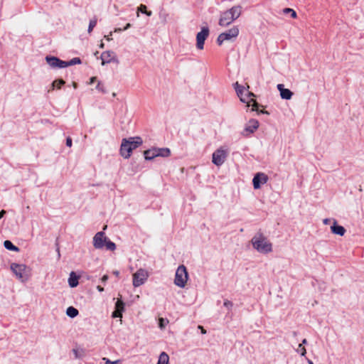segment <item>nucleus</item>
Wrapping results in <instances>:
<instances>
[{"mask_svg": "<svg viewBox=\"0 0 364 364\" xmlns=\"http://www.w3.org/2000/svg\"><path fill=\"white\" fill-rule=\"evenodd\" d=\"M114 57V53L110 50H107L101 54L102 65H104L106 63H109L112 60Z\"/></svg>", "mask_w": 364, "mask_h": 364, "instance_id": "obj_16", "label": "nucleus"}, {"mask_svg": "<svg viewBox=\"0 0 364 364\" xmlns=\"http://www.w3.org/2000/svg\"><path fill=\"white\" fill-rule=\"evenodd\" d=\"M297 352L301 354V356H304L306 353V348L302 346V344H299L297 348Z\"/></svg>", "mask_w": 364, "mask_h": 364, "instance_id": "obj_31", "label": "nucleus"}, {"mask_svg": "<svg viewBox=\"0 0 364 364\" xmlns=\"http://www.w3.org/2000/svg\"><path fill=\"white\" fill-rule=\"evenodd\" d=\"M66 314L69 317L75 318L78 315L79 311L75 307L69 306L66 310Z\"/></svg>", "mask_w": 364, "mask_h": 364, "instance_id": "obj_25", "label": "nucleus"}, {"mask_svg": "<svg viewBox=\"0 0 364 364\" xmlns=\"http://www.w3.org/2000/svg\"><path fill=\"white\" fill-rule=\"evenodd\" d=\"M73 87H74L75 88H76V87H77V83L74 82V83H73Z\"/></svg>", "mask_w": 364, "mask_h": 364, "instance_id": "obj_55", "label": "nucleus"}, {"mask_svg": "<svg viewBox=\"0 0 364 364\" xmlns=\"http://www.w3.org/2000/svg\"><path fill=\"white\" fill-rule=\"evenodd\" d=\"M168 16V14L166 12H160L159 13V18L161 19V21L164 22V23H166V20H167V17Z\"/></svg>", "mask_w": 364, "mask_h": 364, "instance_id": "obj_32", "label": "nucleus"}, {"mask_svg": "<svg viewBox=\"0 0 364 364\" xmlns=\"http://www.w3.org/2000/svg\"><path fill=\"white\" fill-rule=\"evenodd\" d=\"M331 230L333 234L338 235L340 236H343L346 233V229L343 226L338 225L336 220H333V224L331 227Z\"/></svg>", "mask_w": 364, "mask_h": 364, "instance_id": "obj_15", "label": "nucleus"}, {"mask_svg": "<svg viewBox=\"0 0 364 364\" xmlns=\"http://www.w3.org/2000/svg\"><path fill=\"white\" fill-rule=\"evenodd\" d=\"M306 343H307V341H306V339H305V338H304V339L302 341V343H301V344H302V345H303V344H306Z\"/></svg>", "mask_w": 364, "mask_h": 364, "instance_id": "obj_51", "label": "nucleus"}, {"mask_svg": "<svg viewBox=\"0 0 364 364\" xmlns=\"http://www.w3.org/2000/svg\"><path fill=\"white\" fill-rule=\"evenodd\" d=\"M241 6H235L228 10L234 20L237 19L241 14Z\"/></svg>", "mask_w": 364, "mask_h": 364, "instance_id": "obj_19", "label": "nucleus"}, {"mask_svg": "<svg viewBox=\"0 0 364 364\" xmlns=\"http://www.w3.org/2000/svg\"><path fill=\"white\" fill-rule=\"evenodd\" d=\"M228 156V152L226 150L220 148L215 150L213 154L212 162L218 166H221L225 161Z\"/></svg>", "mask_w": 364, "mask_h": 364, "instance_id": "obj_8", "label": "nucleus"}, {"mask_svg": "<svg viewBox=\"0 0 364 364\" xmlns=\"http://www.w3.org/2000/svg\"><path fill=\"white\" fill-rule=\"evenodd\" d=\"M188 278L186 267L184 265H180L176 272L174 284L179 287H184Z\"/></svg>", "mask_w": 364, "mask_h": 364, "instance_id": "obj_5", "label": "nucleus"}, {"mask_svg": "<svg viewBox=\"0 0 364 364\" xmlns=\"http://www.w3.org/2000/svg\"><path fill=\"white\" fill-rule=\"evenodd\" d=\"M169 357L165 352H162L159 357L157 364H168Z\"/></svg>", "mask_w": 364, "mask_h": 364, "instance_id": "obj_23", "label": "nucleus"}, {"mask_svg": "<svg viewBox=\"0 0 364 364\" xmlns=\"http://www.w3.org/2000/svg\"><path fill=\"white\" fill-rule=\"evenodd\" d=\"M141 137H129L123 139L120 146V154L124 159H129L131 153L142 144Z\"/></svg>", "mask_w": 364, "mask_h": 364, "instance_id": "obj_2", "label": "nucleus"}, {"mask_svg": "<svg viewBox=\"0 0 364 364\" xmlns=\"http://www.w3.org/2000/svg\"><path fill=\"white\" fill-rule=\"evenodd\" d=\"M4 246L6 249L14 251V252H18L19 248L14 245L10 240H5L4 242Z\"/></svg>", "mask_w": 364, "mask_h": 364, "instance_id": "obj_24", "label": "nucleus"}, {"mask_svg": "<svg viewBox=\"0 0 364 364\" xmlns=\"http://www.w3.org/2000/svg\"><path fill=\"white\" fill-rule=\"evenodd\" d=\"M309 364H314V363L311 360H308Z\"/></svg>", "mask_w": 364, "mask_h": 364, "instance_id": "obj_53", "label": "nucleus"}, {"mask_svg": "<svg viewBox=\"0 0 364 364\" xmlns=\"http://www.w3.org/2000/svg\"><path fill=\"white\" fill-rule=\"evenodd\" d=\"M123 31V28H117L114 29V32H121Z\"/></svg>", "mask_w": 364, "mask_h": 364, "instance_id": "obj_48", "label": "nucleus"}, {"mask_svg": "<svg viewBox=\"0 0 364 364\" xmlns=\"http://www.w3.org/2000/svg\"><path fill=\"white\" fill-rule=\"evenodd\" d=\"M259 127V122L255 119H251L249 120L247 124L245 125L244 130L242 132V134L244 136H248L250 134H253Z\"/></svg>", "mask_w": 364, "mask_h": 364, "instance_id": "obj_9", "label": "nucleus"}, {"mask_svg": "<svg viewBox=\"0 0 364 364\" xmlns=\"http://www.w3.org/2000/svg\"><path fill=\"white\" fill-rule=\"evenodd\" d=\"M234 21L233 18L230 14L228 11H226L221 14L219 20V25L221 26H227L230 25Z\"/></svg>", "mask_w": 364, "mask_h": 364, "instance_id": "obj_13", "label": "nucleus"}, {"mask_svg": "<svg viewBox=\"0 0 364 364\" xmlns=\"http://www.w3.org/2000/svg\"><path fill=\"white\" fill-rule=\"evenodd\" d=\"M223 305H224V306L227 307L228 309H230L232 307L233 304L232 301L226 299L224 301Z\"/></svg>", "mask_w": 364, "mask_h": 364, "instance_id": "obj_34", "label": "nucleus"}, {"mask_svg": "<svg viewBox=\"0 0 364 364\" xmlns=\"http://www.w3.org/2000/svg\"><path fill=\"white\" fill-rule=\"evenodd\" d=\"M97 289L99 291H100V292H102V291H104V288H103L102 287L100 286V285H98V286L97 287Z\"/></svg>", "mask_w": 364, "mask_h": 364, "instance_id": "obj_46", "label": "nucleus"}, {"mask_svg": "<svg viewBox=\"0 0 364 364\" xmlns=\"http://www.w3.org/2000/svg\"><path fill=\"white\" fill-rule=\"evenodd\" d=\"M139 12H141L142 14H145L148 16H151L152 15V12L151 11H147L146 6L144 5V4H141L137 8V12H136L137 16H139Z\"/></svg>", "mask_w": 364, "mask_h": 364, "instance_id": "obj_22", "label": "nucleus"}, {"mask_svg": "<svg viewBox=\"0 0 364 364\" xmlns=\"http://www.w3.org/2000/svg\"><path fill=\"white\" fill-rule=\"evenodd\" d=\"M124 303L121 299H117L115 303V309L116 311H120L122 313L124 311Z\"/></svg>", "mask_w": 364, "mask_h": 364, "instance_id": "obj_26", "label": "nucleus"}, {"mask_svg": "<svg viewBox=\"0 0 364 364\" xmlns=\"http://www.w3.org/2000/svg\"><path fill=\"white\" fill-rule=\"evenodd\" d=\"M113 274L115 275L116 277H118L119 274V272L117 270H114V271H113Z\"/></svg>", "mask_w": 364, "mask_h": 364, "instance_id": "obj_47", "label": "nucleus"}, {"mask_svg": "<svg viewBox=\"0 0 364 364\" xmlns=\"http://www.w3.org/2000/svg\"><path fill=\"white\" fill-rule=\"evenodd\" d=\"M6 213V210H2L0 211V219L2 218Z\"/></svg>", "mask_w": 364, "mask_h": 364, "instance_id": "obj_41", "label": "nucleus"}, {"mask_svg": "<svg viewBox=\"0 0 364 364\" xmlns=\"http://www.w3.org/2000/svg\"><path fill=\"white\" fill-rule=\"evenodd\" d=\"M262 112L264 114H269L267 111H262Z\"/></svg>", "mask_w": 364, "mask_h": 364, "instance_id": "obj_56", "label": "nucleus"}, {"mask_svg": "<svg viewBox=\"0 0 364 364\" xmlns=\"http://www.w3.org/2000/svg\"><path fill=\"white\" fill-rule=\"evenodd\" d=\"M235 88L236 92H237V95L240 97V100L243 102L248 103L249 102L247 100V99H245L243 97L244 92L245 91V87L242 85H239L238 82H237L235 84Z\"/></svg>", "mask_w": 364, "mask_h": 364, "instance_id": "obj_17", "label": "nucleus"}, {"mask_svg": "<svg viewBox=\"0 0 364 364\" xmlns=\"http://www.w3.org/2000/svg\"><path fill=\"white\" fill-rule=\"evenodd\" d=\"M146 279V272L143 269H139L133 274V285L136 287H139L144 283Z\"/></svg>", "mask_w": 364, "mask_h": 364, "instance_id": "obj_10", "label": "nucleus"}, {"mask_svg": "<svg viewBox=\"0 0 364 364\" xmlns=\"http://www.w3.org/2000/svg\"><path fill=\"white\" fill-rule=\"evenodd\" d=\"M268 181V176L264 173H257L252 179V183L255 189H258L262 184L266 183Z\"/></svg>", "mask_w": 364, "mask_h": 364, "instance_id": "obj_11", "label": "nucleus"}, {"mask_svg": "<svg viewBox=\"0 0 364 364\" xmlns=\"http://www.w3.org/2000/svg\"><path fill=\"white\" fill-rule=\"evenodd\" d=\"M164 318H161L159 319V326L160 328H163L164 327Z\"/></svg>", "mask_w": 364, "mask_h": 364, "instance_id": "obj_40", "label": "nucleus"}, {"mask_svg": "<svg viewBox=\"0 0 364 364\" xmlns=\"http://www.w3.org/2000/svg\"><path fill=\"white\" fill-rule=\"evenodd\" d=\"M277 89L280 92V95L282 99L290 100L292 97L293 92L287 88L284 87V85L278 84Z\"/></svg>", "mask_w": 364, "mask_h": 364, "instance_id": "obj_14", "label": "nucleus"}, {"mask_svg": "<svg viewBox=\"0 0 364 364\" xmlns=\"http://www.w3.org/2000/svg\"><path fill=\"white\" fill-rule=\"evenodd\" d=\"M156 156L161 157H168L171 155V151L168 148H156Z\"/></svg>", "mask_w": 364, "mask_h": 364, "instance_id": "obj_21", "label": "nucleus"}, {"mask_svg": "<svg viewBox=\"0 0 364 364\" xmlns=\"http://www.w3.org/2000/svg\"><path fill=\"white\" fill-rule=\"evenodd\" d=\"M104 47H105V44L103 43V42H101V43L100 44V48H104Z\"/></svg>", "mask_w": 364, "mask_h": 364, "instance_id": "obj_50", "label": "nucleus"}, {"mask_svg": "<svg viewBox=\"0 0 364 364\" xmlns=\"http://www.w3.org/2000/svg\"><path fill=\"white\" fill-rule=\"evenodd\" d=\"M46 60L52 68H65L64 60L55 56H46Z\"/></svg>", "mask_w": 364, "mask_h": 364, "instance_id": "obj_12", "label": "nucleus"}, {"mask_svg": "<svg viewBox=\"0 0 364 364\" xmlns=\"http://www.w3.org/2000/svg\"><path fill=\"white\" fill-rule=\"evenodd\" d=\"M65 83V82L63 79L55 80L52 82L51 90H54L55 87L60 89Z\"/></svg>", "mask_w": 364, "mask_h": 364, "instance_id": "obj_27", "label": "nucleus"}, {"mask_svg": "<svg viewBox=\"0 0 364 364\" xmlns=\"http://www.w3.org/2000/svg\"><path fill=\"white\" fill-rule=\"evenodd\" d=\"M66 146L69 147L72 146V139L70 137H68L66 139Z\"/></svg>", "mask_w": 364, "mask_h": 364, "instance_id": "obj_37", "label": "nucleus"}, {"mask_svg": "<svg viewBox=\"0 0 364 364\" xmlns=\"http://www.w3.org/2000/svg\"><path fill=\"white\" fill-rule=\"evenodd\" d=\"M198 328H200V329H201V333H202L203 334H205V333H206V331L203 328V326H198Z\"/></svg>", "mask_w": 364, "mask_h": 364, "instance_id": "obj_45", "label": "nucleus"}, {"mask_svg": "<svg viewBox=\"0 0 364 364\" xmlns=\"http://www.w3.org/2000/svg\"><path fill=\"white\" fill-rule=\"evenodd\" d=\"M93 246L95 249L102 250L104 247L109 251H114L116 249V245L109 240L102 231L98 232L93 237Z\"/></svg>", "mask_w": 364, "mask_h": 364, "instance_id": "obj_3", "label": "nucleus"}, {"mask_svg": "<svg viewBox=\"0 0 364 364\" xmlns=\"http://www.w3.org/2000/svg\"><path fill=\"white\" fill-rule=\"evenodd\" d=\"M330 221H331V219H329V218H325V219L323 220V224H325V225H328V224H329Z\"/></svg>", "mask_w": 364, "mask_h": 364, "instance_id": "obj_42", "label": "nucleus"}, {"mask_svg": "<svg viewBox=\"0 0 364 364\" xmlns=\"http://www.w3.org/2000/svg\"><path fill=\"white\" fill-rule=\"evenodd\" d=\"M103 360H105L106 364H117L121 362L120 360H117L115 361H111L108 358H104Z\"/></svg>", "mask_w": 364, "mask_h": 364, "instance_id": "obj_35", "label": "nucleus"}, {"mask_svg": "<svg viewBox=\"0 0 364 364\" xmlns=\"http://www.w3.org/2000/svg\"><path fill=\"white\" fill-rule=\"evenodd\" d=\"M57 251H58V257H60V250H59V248L57 249Z\"/></svg>", "mask_w": 364, "mask_h": 364, "instance_id": "obj_54", "label": "nucleus"}, {"mask_svg": "<svg viewBox=\"0 0 364 364\" xmlns=\"http://www.w3.org/2000/svg\"><path fill=\"white\" fill-rule=\"evenodd\" d=\"M82 62L80 58H74L69 61H64L65 68L68 66L74 65L76 64H80Z\"/></svg>", "mask_w": 364, "mask_h": 364, "instance_id": "obj_28", "label": "nucleus"}, {"mask_svg": "<svg viewBox=\"0 0 364 364\" xmlns=\"http://www.w3.org/2000/svg\"><path fill=\"white\" fill-rule=\"evenodd\" d=\"M11 269L23 282L26 281L29 277L30 270L25 264L12 263L11 264Z\"/></svg>", "mask_w": 364, "mask_h": 364, "instance_id": "obj_4", "label": "nucleus"}, {"mask_svg": "<svg viewBox=\"0 0 364 364\" xmlns=\"http://www.w3.org/2000/svg\"><path fill=\"white\" fill-rule=\"evenodd\" d=\"M248 95H249V96H255V95H254V94H253V93H252V92H248Z\"/></svg>", "mask_w": 364, "mask_h": 364, "instance_id": "obj_52", "label": "nucleus"}, {"mask_svg": "<svg viewBox=\"0 0 364 364\" xmlns=\"http://www.w3.org/2000/svg\"><path fill=\"white\" fill-rule=\"evenodd\" d=\"M257 102H255V105H253V108H252V110H255V107H257Z\"/></svg>", "mask_w": 364, "mask_h": 364, "instance_id": "obj_49", "label": "nucleus"}, {"mask_svg": "<svg viewBox=\"0 0 364 364\" xmlns=\"http://www.w3.org/2000/svg\"><path fill=\"white\" fill-rule=\"evenodd\" d=\"M132 26L131 23H128L127 25L124 27L123 31H126L128 28H129Z\"/></svg>", "mask_w": 364, "mask_h": 364, "instance_id": "obj_43", "label": "nucleus"}, {"mask_svg": "<svg viewBox=\"0 0 364 364\" xmlns=\"http://www.w3.org/2000/svg\"><path fill=\"white\" fill-rule=\"evenodd\" d=\"M79 277L75 274L74 272H72L68 279V284L70 287H75L78 285Z\"/></svg>", "mask_w": 364, "mask_h": 364, "instance_id": "obj_20", "label": "nucleus"}, {"mask_svg": "<svg viewBox=\"0 0 364 364\" xmlns=\"http://www.w3.org/2000/svg\"><path fill=\"white\" fill-rule=\"evenodd\" d=\"M144 156L146 160L150 161L157 157L156 147L147 149L144 151Z\"/></svg>", "mask_w": 364, "mask_h": 364, "instance_id": "obj_18", "label": "nucleus"}, {"mask_svg": "<svg viewBox=\"0 0 364 364\" xmlns=\"http://www.w3.org/2000/svg\"><path fill=\"white\" fill-rule=\"evenodd\" d=\"M96 80H97V77H92L90 78V84H92V83H94Z\"/></svg>", "mask_w": 364, "mask_h": 364, "instance_id": "obj_44", "label": "nucleus"}, {"mask_svg": "<svg viewBox=\"0 0 364 364\" xmlns=\"http://www.w3.org/2000/svg\"><path fill=\"white\" fill-rule=\"evenodd\" d=\"M112 316L113 318H122V313L118 311L114 310L112 314Z\"/></svg>", "mask_w": 364, "mask_h": 364, "instance_id": "obj_33", "label": "nucleus"}, {"mask_svg": "<svg viewBox=\"0 0 364 364\" xmlns=\"http://www.w3.org/2000/svg\"><path fill=\"white\" fill-rule=\"evenodd\" d=\"M284 14H289V12H291V16L292 18H296V11L290 8H286L283 10Z\"/></svg>", "mask_w": 364, "mask_h": 364, "instance_id": "obj_30", "label": "nucleus"}, {"mask_svg": "<svg viewBox=\"0 0 364 364\" xmlns=\"http://www.w3.org/2000/svg\"><path fill=\"white\" fill-rule=\"evenodd\" d=\"M112 33L110 32L109 35L105 36V38H106L107 41H109L112 40Z\"/></svg>", "mask_w": 364, "mask_h": 364, "instance_id": "obj_38", "label": "nucleus"}, {"mask_svg": "<svg viewBox=\"0 0 364 364\" xmlns=\"http://www.w3.org/2000/svg\"><path fill=\"white\" fill-rule=\"evenodd\" d=\"M108 276L105 274L102 277L101 280L103 283H105L108 280Z\"/></svg>", "mask_w": 364, "mask_h": 364, "instance_id": "obj_39", "label": "nucleus"}, {"mask_svg": "<svg viewBox=\"0 0 364 364\" xmlns=\"http://www.w3.org/2000/svg\"><path fill=\"white\" fill-rule=\"evenodd\" d=\"M239 34V29L234 26L228 31L220 33L217 38V43L220 46L225 41H230L233 38H236Z\"/></svg>", "mask_w": 364, "mask_h": 364, "instance_id": "obj_6", "label": "nucleus"}, {"mask_svg": "<svg viewBox=\"0 0 364 364\" xmlns=\"http://www.w3.org/2000/svg\"><path fill=\"white\" fill-rule=\"evenodd\" d=\"M97 23V19L95 16L90 21L88 29H87V32L89 33H90L92 31L93 28L96 26Z\"/></svg>", "mask_w": 364, "mask_h": 364, "instance_id": "obj_29", "label": "nucleus"}, {"mask_svg": "<svg viewBox=\"0 0 364 364\" xmlns=\"http://www.w3.org/2000/svg\"><path fill=\"white\" fill-rule=\"evenodd\" d=\"M210 33V30L208 26L201 28V31L196 35V48L198 50L204 48L205 41L207 39Z\"/></svg>", "mask_w": 364, "mask_h": 364, "instance_id": "obj_7", "label": "nucleus"}, {"mask_svg": "<svg viewBox=\"0 0 364 364\" xmlns=\"http://www.w3.org/2000/svg\"><path fill=\"white\" fill-rule=\"evenodd\" d=\"M96 89L98 90L99 91H101L102 92H105L104 85L100 82L97 83V85L96 86Z\"/></svg>", "mask_w": 364, "mask_h": 364, "instance_id": "obj_36", "label": "nucleus"}, {"mask_svg": "<svg viewBox=\"0 0 364 364\" xmlns=\"http://www.w3.org/2000/svg\"><path fill=\"white\" fill-rule=\"evenodd\" d=\"M251 242L254 249L259 253L267 254L272 251V244L260 231L252 238Z\"/></svg>", "mask_w": 364, "mask_h": 364, "instance_id": "obj_1", "label": "nucleus"}]
</instances>
